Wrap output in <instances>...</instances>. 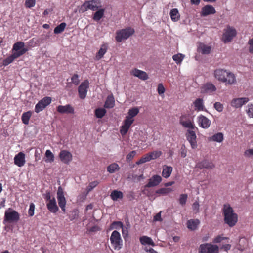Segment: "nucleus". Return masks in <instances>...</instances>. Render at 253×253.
I'll return each instance as SVG.
<instances>
[{
	"instance_id": "f257e3e1",
	"label": "nucleus",
	"mask_w": 253,
	"mask_h": 253,
	"mask_svg": "<svg viewBox=\"0 0 253 253\" xmlns=\"http://www.w3.org/2000/svg\"><path fill=\"white\" fill-rule=\"evenodd\" d=\"M223 212L225 223L230 227L235 226L238 221V215L234 212L233 208L229 204L224 205Z\"/></svg>"
},
{
	"instance_id": "f03ea898",
	"label": "nucleus",
	"mask_w": 253,
	"mask_h": 253,
	"mask_svg": "<svg viewBox=\"0 0 253 253\" xmlns=\"http://www.w3.org/2000/svg\"><path fill=\"white\" fill-rule=\"evenodd\" d=\"M214 76L218 80L226 83L228 84H232L236 82L234 75L223 69H216L214 71Z\"/></svg>"
},
{
	"instance_id": "7ed1b4c3",
	"label": "nucleus",
	"mask_w": 253,
	"mask_h": 253,
	"mask_svg": "<svg viewBox=\"0 0 253 253\" xmlns=\"http://www.w3.org/2000/svg\"><path fill=\"white\" fill-rule=\"evenodd\" d=\"M20 218V215L18 212L11 208L5 211L4 216V223L17 222Z\"/></svg>"
},
{
	"instance_id": "20e7f679",
	"label": "nucleus",
	"mask_w": 253,
	"mask_h": 253,
	"mask_svg": "<svg viewBox=\"0 0 253 253\" xmlns=\"http://www.w3.org/2000/svg\"><path fill=\"white\" fill-rule=\"evenodd\" d=\"M134 30L130 27L123 29L116 32L115 39L116 41L121 42L124 40L127 39L134 33Z\"/></svg>"
},
{
	"instance_id": "39448f33",
	"label": "nucleus",
	"mask_w": 253,
	"mask_h": 253,
	"mask_svg": "<svg viewBox=\"0 0 253 253\" xmlns=\"http://www.w3.org/2000/svg\"><path fill=\"white\" fill-rule=\"evenodd\" d=\"M110 242L113 248L116 250L121 249L123 246V240L121 235L116 230L114 231L110 236Z\"/></svg>"
},
{
	"instance_id": "423d86ee",
	"label": "nucleus",
	"mask_w": 253,
	"mask_h": 253,
	"mask_svg": "<svg viewBox=\"0 0 253 253\" xmlns=\"http://www.w3.org/2000/svg\"><path fill=\"white\" fill-rule=\"evenodd\" d=\"M219 247L217 245L211 243H205L200 245L199 253H218Z\"/></svg>"
},
{
	"instance_id": "0eeeda50",
	"label": "nucleus",
	"mask_w": 253,
	"mask_h": 253,
	"mask_svg": "<svg viewBox=\"0 0 253 253\" xmlns=\"http://www.w3.org/2000/svg\"><path fill=\"white\" fill-rule=\"evenodd\" d=\"M237 31L236 29L230 26H227V28L224 30V33L222 36V41L224 43L230 42L236 36Z\"/></svg>"
},
{
	"instance_id": "6e6552de",
	"label": "nucleus",
	"mask_w": 253,
	"mask_h": 253,
	"mask_svg": "<svg viewBox=\"0 0 253 253\" xmlns=\"http://www.w3.org/2000/svg\"><path fill=\"white\" fill-rule=\"evenodd\" d=\"M51 97L47 96L44 97L43 98L40 100L36 105L35 111L38 113L42 111L46 106L51 103Z\"/></svg>"
},
{
	"instance_id": "1a4fd4ad",
	"label": "nucleus",
	"mask_w": 253,
	"mask_h": 253,
	"mask_svg": "<svg viewBox=\"0 0 253 253\" xmlns=\"http://www.w3.org/2000/svg\"><path fill=\"white\" fill-rule=\"evenodd\" d=\"M57 198L59 207L64 213L66 212L65 206L66 201L64 195V192L62 188L60 186L58 187L57 192Z\"/></svg>"
},
{
	"instance_id": "9d476101",
	"label": "nucleus",
	"mask_w": 253,
	"mask_h": 253,
	"mask_svg": "<svg viewBox=\"0 0 253 253\" xmlns=\"http://www.w3.org/2000/svg\"><path fill=\"white\" fill-rule=\"evenodd\" d=\"M89 82L85 80L78 87V93L79 97L84 99L86 97L87 89L89 87Z\"/></svg>"
},
{
	"instance_id": "9b49d317",
	"label": "nucleus",
	"mask_w": 253,
	"mask_h": 253,
	"mask_svg": "<svg viewBox=\"0 0 253 253\" xmlns=\"http://www.w3.org/2000/svg\"><path fill=\"white\" fill-rule=\"evenodd\" d=\"M187 140L190 143L192 149H195L197 147L196 141V135L195 131L191 130H187L185 134Z\"/></svg>"
},
{
	"instance_id": "f8f14e48",
	"label": "nucleus",
	"mask_w": 253,
	"mask_h": 253,
	"mask_svg": "<svg viewBox=\"0 0 253 253\" xmlns=\"http://www.w3.org/2000/svg\"><path fill=\"white\" fill-rule=\"evenodd\" d=\"M57 111L60 114H75L74 108L70 104L59 105L57 107Z\"/></svg>"
},
{
	"instance_id": "ddd939ff",
	"label": "nucleus",
	"mask_w": 253,
	"mask_h": 253,
	"mask_svg": "<svg viewBox=\"0 0 253 253\" xmlns=\"http://www.w3.org/2000/svg\"><path fill=\"white\" fill-rule=\"evenodd\" d=\"M105 8L100 5L99 0H96V22L99 23L104 15Z\"/></svg>"
},
{
	"instance_id": "4468645a",
	"label": "nucleus",
	"mask_w": 253,
	"mask_h": 253,
	"mask_svg": "<svg viewBox=\"0 0 253 253\" xmlns=\"http://www.w3.org/2000/svg\"><path fill=\"white\" fill-rule=\"evenodd\" d=\"M61 161L66 164H68L72 160V154L67 150H61L59 154Z\"/></svg>"
},
{
	"instance_id": "2eb2a0df",
	"label": "nucleus",
	"mask_w": 253,
	"mask_h": 253,
	"mask_svg": "<svg viewBox=\"0 0 253 253\" xmlns=\"http://www.w3.org/2000/svg\"><path fill=\"white\" fill-rule=\"evenodd\" d=\"M25 43L22 42H17L15 43L13 45L12 52L13 53H18L21 51H24L23 54H24L28 49L24 47Z\"/></svg>"
},
{
	"instance_id": "dca6fc26",
	"label": "nucleus",
	"mask_w": 253,
	"mask_h": 253,
	"mask_svg": "<svg viewBox=\"0 0 253 253\" xmlns=\"http://www.w3.org/2000/svg\"><path fill=\"white\" fill-rule=\"evenodd\" d=\"M249 101V99L247 97L234 99L231 102V105L236 108H240Z\"/></svg>"
},
{
	"instance_id": "f3484780",
	"label": "nucleus",
	"mask_w": 253,
	"mask_h": 253,
	"mask_svg": "<svg viewBox=\"0 0 253 253\" xmlns=\"http://www.w3.org/2000/svg\"><path fill=\"white\" fill-rule=\"evenodd\" d=\"M25 154L22 152H19L14 157V160L15 164L18 167L24 166L25 163Z\"/></svg>"
},
{
	"instance_id": "a211bd4d",
	"label": "nucleus",
	"mask_w": 253,
	"mask_h": 253,
	"mask_svg": "<svg viewBox=\"0 0 253 253\" xmlns=\"http://www.w3.org/2000/svg\"><path fill=\"white\" fill-rule=\"evenodd\" d=\"M23 51L18 53H13L10 56L7 57L3 61V65L4 66H7L11 63H12L15 59L18 58L20 56L23 55Z\"/></svg>"
},
{
	"instance_id": "6ab92c4d",
	"label": "nucleus",
	"mask_w": 253,
	"mask_h": 253,
	"mask_svg": "<svg viewBox=\"0 0 253 253\" xmlns=\"http://www.w3.org/2000/svg\"><path fill=\"white\" fill-rule=\"evenodd\" d=\"M46 206L47 209L52 213L57 212L59 210L54 197H52L51 200L47 202Z\"/></svg>"
},
{
	"instance_id": "aec40b11",
	"label": "nucleus",
	"mask_w": 253,
	"mask_h": 253,
	"mask_svg": "<svg viewBox=\"0 0 253 253\" xmlns=\"http://www.w3.org/2000/svg\"><path fill=\"white\" fill-rule=\"evenodd\" d=\"M162 181L161 177L159 175H154L149 179V181L146 187H151L158 185Z\"/></svg>"
},
{
	"instance_id": "412c9836",
	"label": "nucleus",
	"mask_w": 253,
	"mask_h": 253,
	"mask_svg": "<svg viewBox=\"0 0 253 253\" xmlns=\"http://www.w3.org/2000/svg\"><path fill=\"white\" fill-rule=\"evenodd\" d=\"M216 11L212 5H207L202 8L201 15L203 16H206L210 14H213Z\"/></svg>"
},
{
	"instance_id": "4be33fe9",
	"label": "nucleus",
	"mask_w": 253,
	"mask_h": 253,
	"mask_svg": "<svg viewBox=\"0 0 253 253\" xmlns=\"http://www.w3.org/2000/svg\"><path fill=\"white\" fill-rule=\"evenodd\" d=\"M200 223V221L198 219H190L187 222V227L189 230L194 231L198 228Z\"/></svg>"
},
{
	"instance_id": "5701e85b",
	"label": "nucleus",
	"mask_w": 253,
	"mask_h": 253,
	"mask_svg": "<svg viewBox=\"0 0 253 253\" xmlns=\"http://www.w3.org/2000/svg\"><path fill=\"white\" fill-rule=\"evenodd\" d=\"M198 122L200 126L204 128H208L211 124L210 120L202 115L198 117Z\"/></svg>"
},
{
	"instance_id": "b1692460",
	"label": "nucleus",
	"mask_w": 253,
	"mask_h": 253,
	"mask_svg": "<svg viewBox=\"0 0 253 253\" xmlns=\"http://www.w3.org/2000/svg\"><path fill=\"white\" fill-rule=\"evenodd\" d=\"M95 1L92 0L91 1L85 2L81 7V10L83 11H85L88 10H95Z\"/></svg>"
},
{
	"instance_id": "393cba45",
	"label": "nucleus",
	"mask_w": 253,
	"mask_h": 253,
	"mask_svg": "<svg viewBox=\"0 0 253 253\" xmlns=\"http://www.w3.org/2000/svg\"><path fill=\"white\" fill-rule=\"evenodd\" d=\"M132 74L134 76L143 80H146L148 79V75L145 72L137 69H135L133 71Z\"/></svg>"
},
{
	"instance_id": "a878e982",
	"label": "nucleus",
	"mask_w": 253,
	"mask_h": 253,
	"mask_svg": "<svg viewBox=\"0 0 253 253\" xmlns=\"http://www.w3.org/2000/svg\"><path fill=\"white\" fill-rule=\"evenodd\" d=\"M140 242L143 245H150L153 247L155 246V244L153 240L147 236H143L140 238Z\"/></svg>"
},
{
	"instance_id": "bb28decb",
	"label": "nucleus",
	"mask_w": 253,
	"mask_h": 253,
	"mask_svg": "<svg viewBox=\"0 0 253 253\" xmlns=\"http://www.w3.org/2000/svg\"><path fill=\"white\" fill-rule=\"evenodd\" d=\"M115 106V99L112 94L107 96L104 107L105 108H112Z\"/></svg>"
},
{
	"instance_id": "cd10ccee",
	"label": "nucleus",
	"mask_w": 253,
	"mask_h": 253,
	"mask_svg": "<svg viewBox=\"0 0 253 253\" xmlns=\"http://www.w3.org/2000/svg\"><path fill=\"white\" fill-rule=\"evenodd\" d=\"M110 197L113 201H118L123 197V193L119 190H113L110 194Z\"/></svg>"
},
{
	"instance_id": "c85d7f7f",
	"label": "nucleus",
	"mask_w": 253,
	"mask_h": 253,
	"mask_svg": "<svg viewBox=\"0 0 253 253\" xmlns=\"http://www.w3.org/2000/svg\"><path fill=\"white\" fill-rule=\"evenodd\" d=\"M216 90L215 86L212 84L208 83L206 84L201 88L202 93H208L214 91Z\"/></svg>"
},
{
	"instance_id": "c756f323",
	"label": "nucleus",
	"mask_w": 253,
	"mask_h": 253,
	"mask_svg": "<svg viewBox=\"0 0 253 253\" xmlns=\"http://www.w3.org/2000/svg\"><path fill=\"white\" fill-rule=\"evenodd\" d=\"M108 49V46L106 44H103L101 45L100 49L96 55V59L99 60L102 58L103 55L106 52Z\"/></svg>"
},
{
	"instance_id": "7c9ffc66",
	"label": "nucleus",
	"mask_w": 253,
	"mask_h": 253,
	"mask_svg": "<svg viewBox=\"0 0 253 253\" xmlns=\"http://www.w3.org/2000/svg\"><path fill=\"white\" fill-rule=\"evenodd\" d=\"M94 187H95V183H90L89 185L86 188V193H84L83 194L79 196V200L81 201H84L85 199L87 194L89 192V191L92 190Z\"/></svg>"
},
{
	"instance_id": "2f4dec72",
	"label": "nucleus",
	"mask_w": 253,
	"mask_h": 253,
	"mask_svg": "<svg viewBox=\"0 0 253 253\" xmlns=\"http://www.w3.org/2000/svg\"><path fill=\"white\" fill-rule=\"evenodd\" d=\"M32 116V112L30 111L24 112L22 114L21 119L23 124L28 125L29 124V120Z\"/></svg>"
},
{
	"instance_id": "473e14b6",
	"label": "nucleus",
	"mask_w": 253,
	"mask_h": 253,
	"mask_svg": "<svg viewBox=\"0 0 253 253\" xmlns=\"http://www.w3.org/2000/svg\"><path fill=\"white\" fill-rule=\"evenodd\" d=\"M194 105L195 107V110H197L198 111H201L204 110V104H203V100L201 98H198L195 100L194 102Z\"/></svg>"
},
{
	"instance_id": "72a5a7b5",
	"label": "nucleus",
	"mask_w": 253,
	"mask_h": 253,
	"mask_svg": "<svg viewBox=\"0 0 253 253\" xmlns=\"http://www.w3.org/2000/svg\"><path fill=\"white\" fill-rule=\"evenodd\" d=\"M213 166V164L211 163H210L207 160H204L200 163H199L197 164L196 166L198 168L203 169V168H211Z\"/></svg>"
},
{
	"instance_id": "f704fd0d",
	"label": "nucleus",
	"mask_w": 253,
	"mask_h": 253,
	"mask_svg": "<svg viewBox=\"0 0 253 253\" xmlns=\"http://www.w3.org/2000/svg\"><path fill=\"white\" fill-rule=\"evenodd\" d=\"M170 15L171 19L174 21H177L180 18V14L176 8H173L170 10Z\"/></svg>"
},
{
	"instance_id": "c9c22d12",
	"label": "nucleus",
	"mask_w": 253,
	"mask_h": 253,
	"mask_svg": "<svg viewBox=\"0 0 253 253\" xmlns=\"http://www.w3.org/2000/svg\"><path fill=\"white\" fill-rule=\"evenodd\" d=\"M211 48L209 46L206 45L205 44H200L198 48V50L202 53L203 54H208L210 53Z\"/></svg>"
},
{
	"instance_id": "e433bc0d",
	"label": "nucleus",
	"mask_w": 253,
	"mask_h": 253,
	"mask_svg": "<svg viewBox=\"0 0 253 253\" xmlns=\"http://www.w3.org/2000/svg\"><path fill=\"white\" fill-rule=\"evenodd\" d=\"M180 123L183 126L186 128H191V129H194L195 128L194 125L192 123V122L190 120L185 121L183 120L182 118H181L180 119Z\"/></svg>"
},
{
	"instance_id": "4c0bfd02",
	"label": "nucleus",
	"mask_w": 253,
	"mask_h": 253,
	"mask_svg": "<svg viewBox=\"0 0 253 253\" xmlns=\"http://www.w3.org/2000/svg\"><path fill=\"white\" fill-rule=\"evenodd\" d=\"M120 168L118 165L116 163H112L107 167V171L109 173L115 172L117 170H118Z\"/></svg>"
},
{
	"instance_id": "58836bf2",
	"label": "nucleus",
	"mask_w": 253,
	"mask_h": 253,
	"mask_svg": "<svg viewBox=\"0 0 253 253\" xmlns=\"http://www.w3.org/2000/svg\"><path fill=\"white\" fill-rule=\"evenodd\" d=\"M66 26V23H61L54 28V33L56 34L62 33L65 30Z\"/></svg>"
},
{
	"instance_id": "ea45409f",
	"label": "nucleus",
	"mask_w": 253,
	"mask_h": 253,
	"mask_svg": "<svg viewBox=\"0 0 253 253\" xmlns=\"http://www.w3.org/2000/svg\"><path fill=\"white\" fill-rule=\"evenodd\" d=\"M223 139V135L222 133L219 132L213 135L210 138V140L217 142H221Z\"/></svg>"
},
{
	"instance_id": "a19ab883",
	"label": "nucleus",
	"mask_w": 253,
	"mask_h": 253,
	"mask_svg": "<svg viewBox=\"0 0 253 253\" xmlns=\"http://www.w3.org/2000/svg\"><path fill=\"white\" fill-rule=\"evenodd\" d=\"M106 113L105 108H98L96 109V118H102Z\"/></svg>"
},
{
	"instance_id": "79ce46f5",
	"label": "nucleus",
	"mask_w": 253,
	"mask_h": 253,
	"mask_svg": "<svg viewBox=\"0 0 253 253\" xmlns=\"http://www.w3.org/2000/svg\"><path fill=\"white\" fill-rule=\"evenodd\" d=\"M162 154L160 151H155L148 153V155L150 160L155 159L159 157Z\"/></svg>"
},
{
	"instance_id": "37998d69",
	"label": "nucleus",
	"mask_w": 253,
	"mask_h": 253,
	"mask_svg": "<svg viewBox=\"0 0 253 253\" xmlns=\"http://www.w3.org/2000/svg\"><path fill=\"white\" fill-rule=\"evenodd\" d=\"M139 112V109L137 107H133L129 110L128 112V115L127 117L133 119L135 116H136Z\"/></svg>"
},
{
	"instance_id": "c03bdc74",
	"label": "nucleus",
	"mask_w": 253,
	"mask_h": 253,
	"mask_svg": "<svg viewBox=\"0 0 253 253\" xmlns=\"http://www.w3.org/2000/svg\"><path fill=\"white\" fill-rule=\"evenodd\" d=\"M45 156L47 158L46 160H45L46 162L51 163L54 161V155L50 150H47L46 151Z\"/></svg>"
},
{
	"instance_id": "a18cd8bd",
	"label": "nucleus",
	"mask_w": 253,
	"mask_h": 253,
	"mask_svg": "<svg viewBox=\"0 0 253 253\" xmlns=\"http://www.w3.org/2000/svg\"><path fill=\"white\" fill-rule=\"evenodd\" d=\"M172 190V189L171 188H164L157 190L156 192L158 194L165 195L170 193Z\"/></svg>"
},
{
	"instance_id": "49530a36",
	"label": "nucleus",
	"mask_w": 253,
	"mask_h": 253,
	"mask_svg": "<svg viewBox=\"0 0 253 253\" xmlns=\"http://www.w3.org/2000/svg\"><path fill=\"white\" fill-rule=\"evenodd\" d=\"M123 224L120 221H114L113 222L111 226V229H119L123 228Z\"/></svg>"
},
{
	"instance_id": "de8ad7c7",
	"label": "nucleus",
	"mask_w": 253,
	"mask_h": 253,
	"mask_svg": "<svg viewBox=\"0 0 253 253\" xmlns=\"http://www.w3.org/2000/svg\"><path fill=\"white\" fill-rule=\"evenodd\" d=\"M71 81L73 84L75 85H79L80 80L79 79V76L77 74H74L71 77Z\"/></svg>"
},
{
	"instance_id": "09e8293b",
	"label": "nucleus",
	"mask_w": 253,
	"mask_h": 253,
	"mask_svg": "<svg viewBox=\"0 0 253 253\" xmlns=\"http://www.w3.org/2000/svg\"><path fill=\"white\" fill-rule=\"evenodd\" d=\"M184 55L182 54H177L174 55L172 57L173 60H174L177 64L180 63L183 60Z\"/></svg>"
},
{
	"instance_id": "8fccbe9b",
	"label": "nucleus",
	"mask_w": 253,
	"mask_h": 253,
	"mask_svg": "<svg viewBox=\"0 0 253 253\" xmlns=\"http://www.w3.org/2000/svg\"><path fill=\"white\" fill-rule=\"evenodd\" d=\"M134 120L130 118L129 117L126 116L124 121V126H126L128 127H130L131 125L133 123Z\"/></svg>"
},
{
	"instance_id": "3c124183",
	"label": "nucleus",
	"mask_w": 253,
	"mask_h": 253,
	"mask_svg": "<svg viewBox=\"0 0 253 253\" xmlns=\"http://www.w3.org/2000/svg\"><path fill=\"white\" fill-rule=\"evenodd\" d=\"M36 4V0H26L25 2V5L27 8H32Z\"/></svg>"
},
{
	"instance_id": "603ef678",
	"label": "nucleus",
	"mask_w": 253,
	"mask_h": 253,
	"mask_svg": "<svg viewBox=\"0 0 253 253\" xmlns=\"http://www.w3.org/2000/svg\"><path fill=\"white\" fill-rule=\"evenodd\" d=\"M149 157L147 154L144 157H142L139 160L136 162V164L139 165L147 162L150 161Z\"/></svg>"
},
{
	"instance_id": "864d4df0",
	"label": "nucleus",
	"mask_w": 253,
	"mask_h": 253,
	"mask_svg": "<svg viewBox=\"0 0 253 253\" xmlns=\"http://www.w3.org/2000/svg\"><path fill=\"white\" fill-rule=\"evenodd\" d=\"M172 171V168L171 167H168L165 166L163 168L162 174H171Z\"/></svg>"
},
{
	"instance_id": "5fc2aeb1",
	"label": "nucleus",
	"mask_w": 253,
	"mask_h": 253,
	"mask_svg": "<svg viewBox=\"0 0 253 253\" xmlns=\"http://www.w3.org/2000/svg\"><path fill=\"white\" fill-rule=\"evenodd\" d=\"M34 211L35 205L33 203H31L28 210V215L29 216H33L34 215Z\"/></svg>"
},
{
	"instance_id": "6e6d98bb",
	"label": "nucleus",
	"mask_w": 253,
	"mask_h": 253,
	"mask_svg": "<svg viewBox=\"0 0 253 253\" xmlns=\"http://www.w3.org/2000/svg\"><path fill=\"white\" fill-rule=\"evenodd\" d=\"M136 152L135 151H131L126 157V159L127 162L130 161L134 156L136 155Z\"/></svg>"
},
{
	"instance_id": "4d7b16f0",
	"label": "nucleus",
	"mask_w": 253,
	"mask_h": 253,
	"mask_svg": "<svg viewBox=\"0 0 253 253\" xmlns=\"http://www.w3.org/2000/svg\"><path fill=\"white\" fill-rule=\"evenodd\" d=\"M187 195L186 194H181L179 198V203L183 205L185 204L187 200Z\"/></svg>"
},
{
	"instance_id": "13d9d810",
	"label": "nucleus",
	"mask_w": 253,
	"mask_h": 253,
	"mask_svg": "<svg viewBox=\"0 0 253 253\" xmlns=\"http://www.w3.org/2000/svg\"><path fill=\"white\" fill-rule=\"evenodd\" d=\"M199 204L198 202L195 201L192 205V209L195 213L199 212Z\"/></svg>"
},
{
	"instance_id": "bf43d9fd",
	"label": "nucleus",
	"mask_w": 253,
	"mask_h": 253,
	"mask_svg": "<svg viewBox=\"0 0 253 253\" xmlns=\"http://www.w3.org/2000/svg\"><path fill=\"white\" fill-rule=\"evenodd\" d=\"M225 239H226V238L222 236V235H218L214 238L212 242L214 243H218L221 242L223 240Z\"/></svg>"
},
{
	"instance_id": "052dcab7",
	"label": "nucleus",
	"mask_w": 253,
	"mask_h": 253,
	"mask_svg": "<svg viewBox=\"0 0 253 253\" xmlns=\"http://www.w3.org/2000/svg\"><path fill=\"white\" fill-rule=\"evenodd\" d=\"M214 107L218 112H221L223 110V105L220 102H215L214 104Z\"/></svg>"
},
{
	"instance_id": "680f3d73",
	"label": "nucleus",
	"mask_w": 253,
	"mask_h": 253,
	"mask_svg": "<svg viewBox=\"0 0 253 253\" xmlns=\"http://www.w3.org/2000/svg\"><path fill=\"white\" fill-rule=\"evenodd\" d=\"M247 113L249 117L253 118V105H249Z\"/></svg>"
},
{
	"instance_id": "e2e57ef3",
	"label": "nucleus",
	"mask_w": 253,
	"mask_h": 253,
	"mask_svg": "<svg viewBox=\"0 0 253 253\" xmlns=\"http://www.w3.org/2000/svg\"><path fill=\"white\" fill-rule=\"evenodd\" d=\"M157 90L159 94L160 95H161L164 93L165 89L162 84H159Z\"/></svg>"
},
{
	"instance_id": "0e129e2a",
	"label": "nucleus",
	"mask_w": 253,
	"mask_h": 253,
	"mask_svg": "<svg viewBox=\"0 0 253 253\" xmlns=\"http://www.w3.org/2000/svg\"><path fill=\"white\" fill-rule=\"evenodd\" d=\"M129 127L126 126H124V125L121 126V129L120 130V132L121 133L122 135H125L126 134L128 129H129Z\"/></svg>"
},
{
	"instance_id": "69168bd1",
	"label": "nucleus",
	"mask_w": 253,
	"mask_h": 253,
	"mask_svg": "<svg viewBox=\"0 0 253 253\" xmlns=\"http://www.w3.org/2000/svg\"><path fill=\"white\" fill-rule=\"evenodd\" d=\"M249 45V51L251 53H253V38L250 39L248 41Z\"/></svg>"
},
{
	"instance_id": "338daca9",
	"label": "nucleus",
	"mask_w": 253,
	"mask_h": 253,
	"mask_svg": "<svg viewBox=\"0 0 253 253\" xmlns=\"http://www.w3.org/2000/svg\"><path fill=\"white\" fill-rule=\"evenodd\" d=\"M154 221H162V218L161 217V211L156 214L153 219Z\"/></svg>"
},
{
	"instance_id": "774afa93",
	"label": "nucleus",
	"mask_w": 253,
	"mask_h": 253,
	"mask_svg": "<svg viewBox=\"0 0 253 253\" xmlns=\"http://www.w3.org/2000/svg\"><path fill=\"white\" fill-rule=\"evenodd\" d=\"M44 198L48 202L51 200V196L50 192H46L43 195Z\"/></svg>"
}]
</instances>
